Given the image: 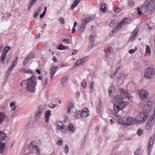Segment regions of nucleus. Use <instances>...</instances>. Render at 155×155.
Here are the masks:
<instances>
[{
  "instance_id": "1",
  "label": "nucleus",
  "mask_w": 155,
  "mask_h": 155,
  "mask_svg": "<svg viewBox=\"0 0 155 155\" xmlns=\"http://www.w3.org/2000/svg\"><path fill=\"white\" fill-rule=\"evenodd\" d=\"M37 78L33 75L27 79L26 84V88L28 91L31 92L35 91V86L37 84Z\"/></svg>"
},
{
  "instance_id": "2",
  "label": "nucleus",
  "mask_w": 155,
  "mask_h": 155,
  "mask_svg": "<svg viewBox=\"0 0 155 155\" xmlns=\"http://www.w3.org/2000/svg\"><path fill=\"white\" fill-rule=\"evenodd\" d=\"M149 115L146 112H141L139 113L134 119L135 123L140 124L147 120Z\"/></svg>"
},
{
  "instance_id": "3",
  "label": "nucleus",
  "mask_w": 155,
  "mask_h": 155,
  "mask_svg": "<svg viewBox=\"0 0 155 155\" xmlns=\"http://www.w3.org/2000/svg\"><path fill=\"white\" fill-rule=\"evenodd\" d=\"M122 97L119 95H117L114 97L113 102L114 104H116L123 106H126L128 104L127 101H124Z\"/></svg>"
},
{
  "instance_id": "4",
  "label": "nucleus",
  "mask_w": 155,
  "mask_h": 155,
  "mask_svg": "<svg viewBox=\"0 0 155 155\" xmlns=\"http://www.w3.org/2000/svg\"><path fill=\"white\" fill-rule=\"evenodd\" d=\"M130 21V19L129 18H125L121 21L120 23H119L116 27V28H114L112 31L114 33L116 32L118 30H120L122 26L124 25L125 24H128Z\"/></svg>"
},
{
  "instance_id": "5",
  "label": "nucleus",
  "mask_w": 155,
  "mask_h": 155,
  "mask_svg": "<svg viewBox=\"0 0 155 155\" xmlns=\"http://www.w3.org/2000/svg\"><path fill=\"white\" fill-rule=\"evenodd\" d=\"M155 75V69L152 67H149L146 69L144 77L148 79H151Z\"/></svg>"
},
{
  "instance_id": "6",
  "label": "nucleus",
  "mask_w": 155,
  "mask_h": 155,
  "mask_svg": "<svg viewBox=\"0 0 155 155\" xmlns=\"http://www.w3.org/2000/svg\"><path fill=\"white\" fill-rule=\"evenodd\" d=\"M144 108L146 110L150 111L152 110L154 111L155 110V103L153 101H148L145 104Z\"/></svg>"
},
{
  "instance_id": "7",
  "label": "nucleus",
  "mask_w": 155,
  "mask_h": 155,
  "mask_svg": "<svg viewBox=\"0 0 155 155\" xmlns=\"http://www.w3.org/2000/svg\"><path fill=\"white\" fill-rule=\"evenodd\" d=\"M28 147L30 149H34L37 152V154H39L40 153V149L37 146V142L35 141H32L28 145Z\"/></svg>"
},
{
  "instance_id": "8",
  "label": "nucleus",
  "mask_w": 155,
  "mask_h": 155,
  "mask_svg": "<svg viewBox=\"0 0 155 155\" xmlns=\"http://www.w3.org/2000/svg\"><path fill=\"white\" fill-rule=\"evenodd\" d=\"M154 0H151L149 2L146 6L145 10L146 12H149L152 11L154 10L155 7V3Z\"/></svg>"
},
{
  "instance_id": "9",
  "label": "nucleus",
  "mask_w": 155,
  "mask_h": 155,
  "mask_svg": "<svg viewBox=\"0 0 155 155\" xmlns=\"http://www.w3.org/2000/svg\"><path fill=\"white\" fill-rule=\"evenodd\" d=\"M138 94L142 100H145L148 97L149 93L147 91L145 90H142L139 91Z\"/></svg>"
},
{
  "instance_id": "10",
  "label": "nucleus",
  "mask_w": 155,
  "mask_h": 155,
  "mask_svg": "<svg viewBox=\"0 0 155 155\" xmlns=\"http://www.w3.org/2000/svg\"><path fill=\"white\" fill-rule=\"evenodd\" d=\"M89 111L87 108H85L83 109L81 112L78 111L77 112L78 114H80V116L82 118H85L89 115Z\"/></svg>"
},
{
  "instance_id": "11",
  "label": "nucleus",
  "mask_w": 155,
  "mask_h": 155,
  "mask_svg": "<svg viewBox=\"0 0 155 155\" xmlns=\"http://www.w3.org/2000/svg\"><path fill=\"white\" fill-rule=\"evenodd\" d=\"M125 106H121L116 104H114L113 110L115 113L114 114L116 117H120V115L117 114V113L119 111L121 110Z\"/></svg>"
},
{
  "instance_id": "12",
  "label": "nucleus",
  "mask_w": 155,
  "mask_h": 155,
  "mask_svg": "<svg viewBox=\"0 0 155 155\" xmlns=\"http://www.w3.org/2000/svg\"><path fill=\"white\" fill-rule=\"evenodd\" d=\"M56 129L57 130H61L63 133H65L66 131V128L63 125L61 121H58L56 124Z\"/></svg>"
},
{
  "instance_id": "13",
  "label": "nucleus",
  "mask_w": 155,
  "mask_h": 155,
  "mask_svg": "<svg viewBox=\"0 0 155 155\" xmlns=\"http://www.w3.org/2000/svg\"><path fill=\"white\" fill-rule=\"evenodd\" d=\"M155 139L154 136H152L149 140V145L147 149V152L149 154L150 153L151 151V149L152 147L153 144V141Z\"/></svg>"
},
{
  "instance_id": "14",
  "label": "nucleus",
  "mask_w": 155,
  "mask_h": 155,
  "mask_svg": "<svg viewBox=\"0 0 155 155\" xmlns=\"http://www.w3.org/2000/svg\"><path fill=\"white\" fill-rule=\"evenodd\" d=\"M43 111V108L41 105L38 106L37 110L35 112V118L37 119H38L40 116L41 115Z\"/></svg>"
},
{
  "instance_id": "15",
  "label": "nucleus",
  "mask_w": 155,
  "mask_h": 155,
  "mask_svg": "<svg viewBox=\"0 0 155 155\" xmlns=\"http://www.w3.org/2000/svg\"><path fill=\"white\" fill-rule=\"evenodd\" d=\"M139 29L137 28H135L132 32V35H131L130 37V40L133 41L137 39L138 37L137 32Z\"/></svg>"
},
{
  "instance_id": "16",
  "label": "nucleus",
  "mask_w": 155,
  "mask_h": 155,
  "mask_svg": "<svg viewBox=\"0 0 155 155\" xmlns=\"http://www.w3.org/2000/svg\"><path fill=\"white\" fill-rule=\"evenodd\" d=\"M153 120L155 121V114L152 115V116L150 118L146 125V129L147 130H148L149 129L150 127L152 126V122Z\"/></svg>"
},
{
  "instance_id": "17",
  "label": "nucleus",
  "mask_w": 155,
  "mask_h": 155,
  "mask_svg": "<svg viewBox=\"0 0 155 155\" xmlns=\"http://www.w3.org/2000/svg\"><path fill=\"white\" fill-rule=\"evenodd\" d=\"M125 125L130 126L134 123V119L131 117H126Z\"/></svg>"
},
{
  "instance_id": "18",
  "label": "nucleus",
  "mask_w": 155,
  "mask_h": 155,
  "mask_svg": "<svg viewBox=\"0 0 155 155\" xmlns=\"http://www.w3.org/2000/svg\"><path fill=\"white\" fill-rule=\"evenodd\" d=\"M121 94L124 97L127 98H130L131 97V95L130 94L128 93L127 91L126 90H124L123 89L120 88V89Z\"/></svg>"
},
{
  "instance_id": "19",
  "label": "nucleus",
  "mask_w": 155,
  "mask_h": 155,
  "mask_svg": "<svg viewBox=\"0 0 155 155\" xmlns=\"http://www.w3.org/2000/svg\"><path fill=\"white\" fill-rule=\"evenodd\" d=\"M51 113L49 110H47L45 113L44 119L47 123L49 122V120L51 117Z\"/></svg>"
},
{
  "instance_id": "20",
  "label": "nucleus",
  "mask_w": 155,
  "mask_h": 155,
  "mask_svg": "<svg viewBox=\"0 0 155 155\" xmlns=\"http://www.w3.org/2000/svg\"><path fill=\"white\" fill-rule=\"evenodd\" d=\"M94 19V15H90L88 17L83 20V23L81 24L85 26L86 25L88 22L90 21L91 20H93Z\"/></svg>"
},
{
  "instance_id": "21",
  "label": "nucleus",
  "mask_w": 155,
  "mask_h": 155,
  "mask_svg": "<svg viewBox=\"0 0 155 155\" xmlns=\"http://www.w3.org/2000/svg\"><path fill=\"white\" fill-rule=\"evenodd\" d=\"M58 68V67H55L54 66H53L51 68L50 72L51 78V79H52L54 75L56 73Z\"/></svg>"
},
{
  "instance_id": "22",
  "label": "nucleus",
  "mask_w": 155,
  "mask_h": 155,
  "mask_svg": "<svg viewBox=\"0 0 155 155\" xmlns=\"http://www.w3.org/2000/svg\"><path fill=\"white\" fill-rule=\"evenodd\" d=\"M107 5L105 3H102L101 5V11L104 13H105L107 11Z\"/></svg>"
},
{
  "instance_id": "23",
  "label": "nucleus",
  "mask_w": 155,
  "mask_h": 155,
  "mask_svg": "<svg viewBox=\"0 0 155 155\" xmlns=\"http://www.w3.org/2000/svg\"><path fill=\"white\" fill-rule=\"evenodd\" d=\"M68 77L67 76H65L61 79V83L62 85L63 86L65 87L66 86V84L65 83L66 81H68Z\"/></svg>"
},
{
  "instance_id": "24",
  "label": "nucleus",
  "mask_w": 155,
  "mask_h": 155,
  "mask_svg": "<svg viewBox=\"0 0 155 155\" xmlns=\"http://www.w3.org/2000/svg\"><path fill=\"white\" fill-rule=\"evenodd\" d=\"M6 117L5 113L3 112H0V124L4 120V119Z\"/></svg>"
},
{
  "instance_id": "25",
  "label": "nucleus",
  "mask_w": 155,
  "mask_h": 155,
  "mask_svg": "<svg viewBox=\"0 0 155 155\" xmlns=\"http://www.w3.org/2000/svg\"><path fill=\"white\" fill-rule=\"evenodd\" d=\"M6 137L5 134L3 131H0V141L5 140Z\"/></svg>"
},
{
  "instance_id": "26",
  "label": "nucleus",
  "mask_w": 155,
  "mask_h": 155,
  "mask_svg": "<svg viewBox=\"0 0 155 155\" xmlns=\"http://www.w3.org/2000/svg\"><path fill=\"white\" fill-rule=\"evenodd\" d=\"M5 147V143H2L0 141V153H2L4 151Z\"/></svg>"
},
{
  "instance_id": "27",
  "label": "nucleus",
  "mask_w": 155,
  "mask_h": 155,
  "mask_svg": "<svg viewBox=\"0 0 155 155\" xmlns=\"http://www.w3.org/2000/svg\"><path fill=\"white\" fill-rule=\"evenodd\" d=\"M68 131L72 132H74L75 130V129L73 127L72 124H70L68 126Z\"/></svg>"
},
{
  "instance_id": "28",
  "label": "nucleus",
  "mask_w": 155,
  "mask_h": 155,
  "mask_svg": "<svg viewBox=\"0 0 155 155\" xmlns=\"http://www.w3.org/2000/svg\"><path fill=\"white\" fill-rule=\"evenodd\" d=\"M115 90V87L114 86H112L109 88V96H110L111 93L113 92Z\"/></svg>"
},
{
  "instance_id": "29",
  "label": "nucleus",
  "mask_w": 155,
  "mask_h": 155,
  "mask_svg": "<svg viewBox=\"0 0 155 155\" xmlns=\"http://www.w3.org/2000/svg\"><path fill=\"white\" fill-rule=\"evenodd\" d=\"M126 118H120L118 119V122L119 123L121 124L125 125V122Z\"/></svg>"
},
{
  "instance_id": "30",
  "label": "nucleus",
  "mask_w": 155,
  "mask_h": 155,
  "mask_svg": "<svg viewBox=\"0 0 155 155\" xmlns=\"http://www.w3.org/2000/svg\"><path fill=\"white\" fill-rule=\"evenodd\" d=\"M74 107V104L71 102L69 104V105L68 106V113L69 114L71 113V110Z\"/></svg>"
},
{
  "instance_id": "31",
  "label": "nucleus",
  "mask_w": 155,
  "mask_h": 155,
  "mask_svg": "<svg viewBox=\"0 0 155 155\" xmlns=\"http://www.w3.org/2000/svg\"><path fill=\"white\" fill-rule=\"evenodd\" d=\"M6 54L5 53L2 52V53L1 56V62L2 63H4V60L6 57Z\"/></svg>"
},
{
  "instance_id": "32",
  "label": "nucleus",
  "mask_w": 155,
  "mask_h": 155,
  "mask_svg": "<svg viewBox=\"0 0 155 155\" xmlns=\"http://www.w3.org/2000/svg\"><path fill=\"white\" fill-rule=\"evenodd\" d=\"M68 48L69 47L68 46H64L61 44V45H60L59 47H58V49H60V50H63L68 49Z\"/></svg>"
},
{
  "instance_id": "33",
  "label": "nucleus",
  "mask_w": 155,
  "mask_h": 155,
  "mask_svg": "<svg viewBox=\"0 0 155 155\" xmlns=\"http://www.w3.org/2000/svg\"><path fill=\"white\" fill-rule=\"evenodd\" d=\"M10 106L12 110H14L16 109V106L14 102H11L10 104Z\"/></svg>"
},
{
  "instance_id": "34",
  "label": "nucleus",
  "mask_w": 155,
  "mask_h": 155,
  "mask_svg": "<svg viewBox=\"0 0 155 155\" xmlns=\"http://www.w3.org/2000/svg\"><path fill=\"white\" fill-rule=\"evenodd\" d=\"M11 49V48L10 46H6L4 48L3 50V53H5L6 54Z\"/></svg>"
},
{
  "instance_id": "35",
  "label": "nucleus",
  "mask_w": 155,
  "mask_h": 155,
  "mask_svg": "<svg viewBox=\"0 0 155 155\" xmlns=\"http://www.w3.org/2000/svg\"><path fill=\"white\" fill-rule=\"evenodd\" d=\"M18 57H16L14 58L13 61L14 60V61H13L12 65H13V66H15L18 63Z\"/></svg>"
},
{
  "instance_id": "36",
  "label": "nucleus",
  "mask_w": 155,
  "mask_h": 155,
  "mask_svg": "<svg viewBox=\"0 0 155 155\" xmlns=\"http://www.w3.org/2000/svg\"><path fill=\"white\" fill-rule=\"evenodd\" d=\"M137 47H135L134 49H131L129 50L128 51V53L130 54H133L137 51Z\"/></svg>"
},
{
  "instance_id": "37",
  "label": "nucleus",
  "mask_w": 155,
  "mask_h": 155,
  "mask_svg": "<svg viewBox=\"0 0 155 155\" xmlns=\"http://www.w3.org/2000/svg\"><path fill=\"white\" fill-rule=\"evenodd\" d=\"M145 48L146 50V52L147 53L148 55H150L151 54V51L149 47L147 45L146 46Z\"/></svg>"
},
{
  "instance_id": "38",
  "label": "nucleus",
  "mask_w": 155,
  "mask_h": 155,
  "mask_svg": "<svg viewBox=\"0 0 155 155\" xmlns=\"http://www.w3.org/2000/svg\"><path fill=\"white\" fill-rule=\"evenodd\" d=\"M94 85V82L93 81H92L91 83V86L90 87V92L91 93L93 92L94 88L93 85Z\"/></svg>"
},
{
  "instance_id": "39",
  "label": "nucleus",
  "mask_w": 155,
  "mask_h": 155,
  "mask_svg": "<svg viewBox=\"0 0 155 155\" xmlns=\"http://www.w3.org/2000/svg\"><path fill=\"white\" fill-rule=\"evenodd\" d=\"M113 9L114 11L117 13H119L121 11V9L118 7L116 8L114 7Z\"/></svg>"
},
{
  "instance_id": "40",
  "label": "nucleus",
  "mask_w": 155,
  "mask_h": 155,
  "mask_svg": "<svg viewBox=\"0 0 155 155\" xmlns=\"http://www.w3.org/2000/svg\"><path fill=\"white\" fill-rule=\"evenodd\" d=\"M94 40L95 38L92 35H90V41L91 42V43H93V44H94Z\"/></svg>"
},
{
  "instance_id": "41",
  "label": "nucleus",
  "mask_w": 155,
  "mask_h": 155,
  "mask_svg": "<svg viewBox=\"0 0 155 155\" xmlns=\"http://www.w3.org/2000/svg\"><path fill=\"white\" fill-rule=\"evenodd\" d=\"M35 57L34 54L33 53H30L27 58L29 59H32L33 58Z\"/></svg>"
},
{
  "instance_id": "42",
  "label": "nucleus",
  "mask_w": 155,
  "mask_h": 155,
  "mask_svg": "<svg viewBox=\"0 0 155 155\" xmlns=\"http://www.w3.org/2000/svg\"><path fill=\"white\" fill-rule=\"evenodd\" d=\"M90 45H89L88 46V47L87 49V51H90L93 47V45H94V44H93V43H92Z\"/></svg>"
},
{
  "instance_id": "43",
  "label": "nucleus",
  "mask_w": 155,
  "mask_h": 155,
  "mask_svg": "<svg viewBox=\"0 0 155 155\" xmlns=\"http://www.w3.org/2000/svg\"><path fill=\"white\" fill-rule=\"evenodd\" d=\"M141 151V149L140 148H138L134 154L135 155H139L140 152Z\"/></svg>"
},
{
  "instance_id": "44",
  "label": "nucleus",
  "mask_w": 155,
  "mask_h": 155,
  "mask_svg": "<svg viewBox=\"0 0 155 155\" xmlns=\"http://www.w3.org/2000/svg\"><path fill=\"white\" fill-rule=\"evenodd\" d=\"M59 20L60 21L61 24H64L65 23V21L64 19L62 17H60L59 19Z\"/></svg>"
},
{
  "instance_id": "45",
  "label": "nucleus",
  "mask_w": 155,
  "mask_h": 155,
  "mask_svg": "<svg viewBox=\"0 0 155 155\" xmlns=\"http://www.w3.org/2000/svg\"><path fill=\"white\" fill-rule=\"evenodd\" d=\"M81 59V61L82 64H84V62L87 61L88 58L87 57H85Z\"/></svg>"
},
{
  "instance_id": "46",
  "label": "nucleus",
  "mask_w": 155,
  "mask_h": 155,
  "mask_svg": "<svg viewBox=\"0 0 155 155\" xmlns=\"http://www.w3.org/2000/svg\"><path fill=\"white\" fill-rule=\"evenodd\" d=\"M143 130L142 129H140L137 131V134L139 136H140L142 134Z\"/></svg>"
},
{
  "instance_id": "47",
  "label": "nucleus",
  "mask_w": 155,
  "mask_h": 155,
  "mask_svg": "<svg viewBox=\"0 0 155 155\" xmlns=\"http://www.w3.org/2000/svg\"><path fill=\"white\" fill-rule=\"evenodd\" d=\"M63 41L65 42L67 44H69L71 42L69 38H66L64 39L63 40Z\"/></svg>"
},
{
  "instance_id": "48",
  "label": "nucleus",
  "mask_w": 155,
  "mask_h": 155,
  "mask_svg": "<svg viewBox=\"0 0 155 155\" xmlns=\"http://www.w3.org/2000/svg\"><path fill=\"white\" fill-rule=\"evenodd\" d=\"M29 59L27 57L25 59L23 62V64L24 65H26L27 62L29 61Z\"/></svg>"
},
{
  "instance_id": "49",
  "label": "nucleus",
  "mask_w": 155,
  "mask_h": 155,
  "mask_svg": "<svg viewBox=\"0 0 155 155\" xmlns=\"http://www.w3.org/2000/svg\"><path fill=\"white\" fill-rule=\"evenodd\" d=\"M82 64L81 61V59L79 60L76 62L74 63V65L76 66L80 64Z\"/></svg>"
},
{
  "instance_id": "50",
  "label": "nucleus",
  "mask_w": 155,
  "mask_h": 155,
  "mask_svg": "<svg viewBox=\"0 0 155 155\" xmlns=\"http://www.w3.org/2000/svg\"><path fill=\"white\" fill-rule=\"evenodd\" d=\"M68 152V146L67 144H65V152L67 153Z\"/></svg>"
},
{
  "instance_id": "51",
  "label": "nucleus",
  "mask_w": 155,
  "mask_h": 155,
  "mask_svg": "<svg viewBox=\"0 0 155 155\" xmlns=\"http://www.w3.org/2000/svg\"><path fill=\"white\" fill-rule=\"evenodd\" d=\"M14 67V66H13V65H12V66L10 67L7 70V72L8 73L9 72L11 71L13 69Z\"/></svg>"
},
{
  "instance_id": "52",
  "label": "nucleus",
  "mask_w": 155,
  "mask_h": 155,
  "mask_svg": "<svg viewBox=\"0 0 155 155\" xmlns=\"http://www.w3.org/2000/svg\"><path fill=\"white\" fill-rule=\"evenodd\" d=\"M85 26L81 24L80 28V31L82 32L84 29V27Z\"/></svg>"
},
{
  "instance_id": "53",
  "label": "nucleus",
  "mask_w": 155,
  "mask_h": 155,
  "mask_svg": "<svg viewBox=\"0 0 155 155\" xmlns=\"http://www.w3.org/2000/svg\"><path fill=\"white\" fill-rule=\"evenodd\" d=\"M137 14L140 15L142 13L141 11L140 10V8L139 7H137Z\"/></svg>"
},
{
  "instance_id": "54",
  "label": "nucleus",
  "mask_w": 155,
  "mask_h": 155,
  "mask_svg": "<svg viewBox=\"0 0 155 155\" xmlns=\"http://www.w3.org/2000/svg\"><path fill=\"white\" fill-rule=\"evenodd\" d=\"M77 5H78L77 4H76V3H75L74 2L72 4V5H71V9H73Z\"/></svg>"
},
{
  "instance_id": "55",
  "label": "nucleus",
  "mask_w": 155,
  "mask_h": 155,
  "mask_svg": "<svg viewBox=\"0 0 155 155\" xmlns=\"http://www.w3.org/2000/svg\"><path fill=\"white\" fill-rule=\"evenodd\" d=\"M77 5H78L77 4H76V3H75L74 2L72 4V5H71V9H73Z\"/></svg>"
},
{
  "instance_id": "56",
  "label": "nucleus",
  "mask_w": 155,
  "mask_h": 155,
  "mask_svg": "<svg viewBox=\"0 0 155 155\" xmlns=\"http://www.w3.org/2000/svg\"><path fill=\"white\" fill-rule=\"evenodd\" d=\"M49 107L51 108H54L57 106V105L54 104H50L49 105Z\"/></svg>"
},
{
  "instance_id": "57",
  "label": "nucleus",
  "mask_w": 155,
  "mask_h": 155,
  "mask_svg": "<svg viewBox=\"0 0 155 155\" xmlns=\"http://www.w3.org/2000/svg\"><path fill=\"white\" fill-rule=\"evenodd\" d=\"M81 85L82 87H86L87 85V82H83L81 84Z\"/></svg>"
},
{
  "instance_id": "58",
  "label": "nucleus",
  "mask_w": 155,
  "mask_h": 155,
  "mask_svg": "<svg viewBox=\"0 0 155 155\" xmlns=\"http://www.w3.org/2000/svg\"><path fill=\"white\" fill-rule=\"evenodd\" d=\"M33 5H34L33 4L31 3V2H30L29 4L28 5V10H29Z\"/></svg>"
},
{
  "instance_id": "59",
  "label": "nucleus",
  "mask_w": 155,
  "mask_h": 155,
  "mask_svg": "<svg viewBox=\"0 0 155 155\" xmlns=\"http://www.w3.org/2000/svg\"><path fill=\"white\" fill-rule=\"evenodd\" d=\"M38 14H39V12H34V17L36 18L38 16Z\"/></svg>"
},
{
  "instance_id": "60",
  "label": "nucleus",
  "mask_w": 155,
  "mask_h": 155,
  "mask_svg": "<svg viewBox=\"0 0 155 155\" xmlns=\"http://www.w3.org/2000/svg\"><path fill=\"white\" fill-rule=\"evenodd\" d=\"M62 141L61 140H59L57 144L58 145H61L62 144Z\"/></svg>"
},
{
  "instance_id": "61",
  "label": "nucleus",
  "mask_w": 155,
  "mask_h": 155,
  "mask_svg": "<svg viewBox=\"0 0 155 155\" xmlns=\"http://www.w3.org/2000/svg\"><path fill=\"white\" fill-rule=\"evenodd\" d=\"M116 73H117V72H116V71H115L114 73L113 74L111 75L110 76V77H111V78H114V77L116 74Z\"/></svg>"
},
{
  "instance_id": "62",
  "label": "nucleus",
  "mask_w": 155,
  "mask_h": 155,
  "mask_svg": "<svg viewBox=\"0 0 155 155\" xmlns=\"http://www.w3.org/2000/svg\"><path fill=\"white\" fill-rule=\"evenodd\" d=\"M114 23V22L112 21L109 24V26L112 27L113 26V24Z\"/></svg>"
},
{
  "instance_id": "63",
  "label": "nucleus",
  "mask_w": 155,
  "mask_h": 155,
  "mask_svg": "<svg viewBox=\"0 0 155 155\" xmlns=\"http://www.w3.org/2000/svg\"><path fill=\"white\" fill-rule=\"evenodd\" d=\"M27 80H24L22 81V82L21 84L20 85L21 86H22L23 85V84H25V83H26L27 82Z\"/></svg>"
},
{
  "instance_id": "64",
  "label": "nucleus",
  "mask_w": 155,
  "mask_h": 155,
  "mask_svg": "<svg viewBox=\"0 0 155 155\" xmlns=\"http://www.w3.org/2000/svg\"><path fill=\"white\" fill-rule=\"evenodd\" d=\"M77 50H74L73 51V52L72 53V55H73L77 53Z\"/></svg>"
}]
</instances>
